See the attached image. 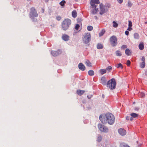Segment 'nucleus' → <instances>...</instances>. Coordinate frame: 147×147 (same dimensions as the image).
Wrapping results in <instances>:
<instances>
[{
  "instance_id": "nucleus-1",
  "label": "nucleus",
  "mask_w": 147,
  "mask_h": 147,
  "mask_svg": "<svg viewBox=\"0 0 147 147\" xmlns=\"http://www.w3.org/2000/svg\"><path fill=\"white\" fill-rule=\"evenodd\" d=\"M99 119L103 124L107 122L110 125L113 124L114 122L115 118L114 115L110 113L102 114L99 116Z\"/></svg>"
},
{
  "instance_id": "nucleus-2",
  "label": "nucleus",
  "mask_w": 147,
  "mask_h": 147,
  "mask_svg": "<svg viewBox=\"0 0 147 147\" xmlns=\"http://www.w3.org/2000/svg\"><path fill=\"white\" fill-rule=\"evenodd\" d=\"M99 0H91L90 4L91 6V13L93 14H96L98 11V10L97 8H96L97 5L96 4H98L100 3Z\"/></svg>"
},
{
  "instance_id": "nucleus-3",
  "label": "nucleus",
  "mask_w": 147,
  "mask_h": 147,
  "mask_svg": "<svg viewBox=\"0 0 147 147\" xmlns=\"http://www.w3.org/2000/svg\"><path fill=\"white\" fill-rule=\"evenodd\" d=\"M71 22V21L70 19L68 18L65 19L61 24L62 29L65 31L67 30L69 28Z\"/></svg>"
},
{
  "instance_id": "nucleus-4",
  "label": "nucleus",
  "mask_w": 147,
  "mask_h": 147,
  "mask_svg": "<svg viewBox=\"0 0 147 147\" xmlns=\"http://www.w3.org/2000/svg\"><path fill=\"white\" fill-rule=\"evenodd\" d=\"M116 83L114 78L109 80L107 83V86L111 90H113L115 88Z\"/></svg>"
},
{
  "instance_id": "nucleus-5",
  "label": "nucleus",
  "mask_w": 147,
  "mask_h": 147,
  "mask_svg": "<svg viewBox=\"0 0 147 147\" xmlns=\"http://www.w3.org/2000/svg\"><path fill=\"white\" fill-rule=\"evenodd\" d=\"M91 36L89 33H85L84 37L83 38V40L85 43H88L90 40Z\"/></svg>"
},
{
  "instance_id": "nucleus-6",
  "label": "nucleus",
  "mask_w": 147,
  "mask_h": 147,
  "mask_svg": "<svg viewBox=\"0 0 147 147\" xmlns=\"http://www.w3.org/2000/svg\"><path fill=\"white\" fill-rule=\"evenodd\" d=\"M30 16V18L38 17V14L34 7H32L31 8Z\"/></svg>"
},
{
  "instance_id": "nucleus-7",
  "label": "nucleus",
  "mask_w": 147,
  "mask_h": 147,
  "mask_svg": "<svg viewBox=\"0 0 147 147\" xmlns=\"http://www.w3.org/2000/svg\"><path fill=\"white\" fill-rule=\"evenodd\" d=\"M110 41L111 45L114 47L117 44V39L115 36H113L110 38Z\"/></svg>"
},
{
  "instance_id": "nucleus-8",
  "label": "nucleus",
  "mask_w": 147,
  "mask_h": 147,
  "mask_svg": "<svg viewBox=\"0 0 147 147\" xmlns=\"http://www.w3.org/2000/svg\"><path fill=\"white\" fill-rule=\"evenodd\" d=\"M100 15L103 14L108 10V9H105L106 7L104 6L102 3L100 4Z\"/></svg>"
},
{
  "instance_id": "nucleus-9",
  "label": "nucleus",
  "mask_w": 147,
  "mask_h": 147,
  "mask_svg": "<svg viewBox=\"0 0 147 147\" xmlns=\"http://www.w3.org/2000/svg\"><path fill=\"white\" fill-rule=\"evenodd\" d=\"M98 127L99 130L101 131L107 132L108 131V128L101 124H99L98 125Z\"/></svg>"
},
{
  "instance_id": "nucleus-10",
  "label": "nucleus",
  "mask_w": 147,
  "mask_h": 147,
  "mask_svg": "<svg viewBox=\"0 0 147 147\" xmlns=\"http://www.w3.org/2000/svg\"><path fill=\"white\" fill-rule=\"evenodd\" d=\"M119 133L121 136L125 135L126 134V131L124 129L121 128L118 130Z\"/></svg>"
},
{
  "instance_id": "nucleus-11",
  "label": "nucleus",
  "mask_w": 147,
  "mask_h": 147,
  "mask_svg": "<svg viewBox=\"0 0 147 147\" xmlns=\"http://www.w3.org/2000/svg\"><path fill=\"white\" fill-rule=\"evenodd\" d=\"M61 51L60 50H58L57 51H52L51 52V54L53 56H56L61 54Z\"/></svg>"
},
{
  "instance_id": "nucleus-12",
  "label": "nucleus",
  "mask_w": 147,
  "mask_h": 147,
  "mask_svg": "<svg viewBox=\"0 0 147 147\" xmlns=\"http://www.w3.org/2000/svg\"><path fill=\"white\" fill-rule=\"evenodd\" d=\"M130 115L131 117L130 118V120L132 121L133 120V118H136L138 117V115L136 113H132L130 114Z\"/></svg>"
},
{
  "instance_id": "nucleus-13",
  "label": "nucleus",
  "mask_w": 147,
  "mask_h": 147,
  "mask_svg": "<svg viewBox=\"0 0 147 147\" xmlns=\"http://www.w3.org/2000/svg\"><path fill=\"white\" fill-rule=\"evenodd\" d=\"M78 68L80 69L82 71H84L86 67L82 63H80L78 65Z\"/></svg>"
},
{
  "instance_id": "nucleus-14",
  "label": "nucleus",
  "mask_w": 147,
  "mask_h": 147,
  "mask_svg": "<svg viewBox=\"0 0 147 147\" xmlns=\"http://www.w3.org/2000/svg\"><path fill=\"white\" fill-rule=\"evenodd\" d=\"M106 80L105 77H102L101 78V83L103 85H105L106 84Z\"/></svg>"
},
{
  "instance_id": "nucleus-15",
  "label": "nucleus",
  "mask_w": 147,
  "mask_h": 147,
  "mask_svg": "<svg viewBox=\"0 0 147 147\" xmlns=\"http://www.w3.org/2000/svg\"><path fill=\"white\" fill-rule=\"evenodd\" d=\"M85 92V91L81 90H78L77 91V94L81 96Z\"/></svg>"
},
{
  "instance_id": "nucleus-16",
  "label": "nucleus",
  "mask_w": 147,
  "mask_h": 147,
  "mask_svg": "<svg viewBox=\"0 0 147 147\" xmlns=\"http://www.w3.org/2000/svg\"><path fill=\"white\" fill-rule=\"evenodd\" d=\"M72 16L74 18H76L77 16V12L76 10L73 11L72 12Z\"/></svg>"
},
{
  "instance_id": "nucleus-17",
  "label": "nucleus",
  "mask_w": 147,
  "mask_h": 147,
  "mask_svg": "<svg viewBox=\"0 0 147 147\" xmlns=\"http://www.w3.org/2000/svg\"><path fill=\"white\" fill-rule=\"evenodd\" d=\"M62 38L65 41H67L69 40V36L66 34L63 35L62 36Z\"/></svg>"
},
{
  "instance_id": "nucleus-18",
  "label": "nucleus",
  "mask_w": 147,
  "mask_h": 147,
  "mask_svg": "<svg viewBox=\"0 0 147 147\" xmlns=\"http://www.w3.org/2000/svg\"><path fill=\"white\" fill-rule=\"evenodd\" d=\"M107 72L106 69H100L99 70V72L101 75L106 73Z\"/></svg>"
},
{
  "instance_id": "nucleus-19",
  "label": "nucleus",
  "mask_w": 147,
  "mask_h": 147,
  "mask_svg": "<svg viewBox=\"0 0 147 147\" xmlns=\"http://www.w3.org/2000/svg\"><path fill=\"white\" fill-rule=\"evenodd\" d=\"M125 53L127 55H129L131 54V52L128 49H127L125 51Z\"/></svg>"
},
{
  "instance_id": "nucleus-20",
  "label": "nucleus",
  "mask_w": 147,
  "mask_h": 147,
  "mask_svg": "<svg viewBox=\"0 0 147 147\" xmlns=\"http://www.w3.org/2000/svg\"><path fill=\"white\" fill-rule=\"evenodd\" d=\"M139 48L140 50H142L144 48L143 43H140L139 45Z\"/></svg>"
},
{
  "instance_id": "nucleus-21",
  "label": "nucleus",
  "mask_w": 147,
  "mask_h": 147,
  "mask_svg": "<svg viewBox=\"0 0 147 147\" xmlns=\"http://www.w3.org/2000/svg\"><path fill=\"white\" fill-rule=\"evenodd\" d=\"M88 75L90 76H92L94 74V72L92 70H90L88 72Z\"/></svg>"
},
{
  "instance_id": "nucleus-22",
  "label": "nucleus",
  "mask_w": 147,
  "mask_h": 147,
  "mask_svg": "<svg viewBox=\"0 0 147 147\" xmlns=\"http://www.w3.org/2000/svg\"><path fill=\"white\" fill-rule=\"evenodd\" d=\"M85 64L86 65L89 67H90L91 66V63L88 60H86V61Z\"/></svg>"
},
{
  "instance_id": "nucleus-23",
  "label": "nucleus",
  "mask_w": 147,
  "mask_h": 147,
  "mask_svg": "<svg viewBox=\"0 0 147 147\" xmlns=\"http://www.w3.org/2000/svg\"><path fill=\"white\" fill-rule=\"evenodd\" d=\"M105 30L104 29H102L101 31L99 34V36H101L103 35L105 32Z\"/></svg>"
},
{
  "instance_id": "nucleus-24",
  "label": "nucleus",
  "mask_w": 147,
  "mask_h": 147,
  "mask_svg": "<svg viewBox=\"0 0 147 147\" xmlns=\"http://www.w3.org/2000/svg\"><path fill=\"white\" fill-rule=\"evenodd\" d=\"M134 38L136 39H138L139 38V35L137 33H135L134 34Z\"/></svg>"
},
{
  "instance_id": "nucleus-25",
  "label": "nucleus",
  "mask_w": 147,
  "mask_h": 147,
  "mask_svg": "<svg viewBox=\"0 0 147 147\" xmlns=\"http://www.w3.org/2000/svg\"><path fill=\"white\" fill-rule=\"evenodd\" d=\"M116 66L118 68H121V69H122L123 68V66L122 65L121 63H119Z\"/></svg>"
},
{
  "instance_id": "nucleus-26",
  "label": "nucleus",
  "mask_w": 147,
  "mask_h": 147,
  "mask_svg": "<svg viewBox=\"0 0 147 147\" xmlns=\"http://www.w3.org/2000/svg\"><path fill=\"white\" fill-rule=\"evenodd\" d=\"M116 54L117 56H120L122 55L121 52L119 51H117L116 52Z\"/></svg>"
},
{
  "instance_id": "nucleus-27",
  "label": "nucleus",
  "mask_w": 147,
  "mask_h": 147,
  "mask_svg": "<svg viewBox=\"0 0 147 147\" xmlns=\"http://www.w3.org/2000/svg\"><path fill=\"white\" fill-rule=\"evenodd\" d=\"M98 49H101L103 48V46L102 45L100 44H98L97 46Z\"/></svg>"
},
{
  "instance_id": "nucleus-28",
  "label": "nucleus",
  "mask_w": 147,
  "mask_h": 147,
  "mask_svg": "<svg viewBox=\"0 0 147 147\" xmlns=\"http://www.w3.org/2000/svg\"><path fill=\"white\" fill-rule=\"evenodd\" d=\"M113 26L115 28H117L118 26V24L115 21H114L113 22Z\"/></svg>"
},
{
  "instance_id": "nucleus-29",
  "label": "nucleus",
  "mask_w": 147,
  "mask_h": 147,
  "mask_svg": "<svg viewBox=\"0 0 147 147\" xmlns=\"http://www.w3.org/2000/svg\"><path fill=\"white\" fill-rule=\"evenodd\" d=\"M145 66V62H142L140 64V67L142 68H144Z\"/></svg>"
},
{
  "instance_id": "nucleus-30",
  "label": "nucleus",
  "mask_w": 147,
  "mask_h": 147,
  "mask_svg": "<svg viewBox=\"0 0 147 147\" xmlns=\"http://www.w3.org/2000/svg\"><path fill=\"white\" fill-rule=\"evenodd\" d=\"M65 1L64 0H63L60 3V4L62 6H64L65 4Z\"/></svg>"
},
{
  "instance_id": "nucleus-31",
  "label": "nucleus",
  "mask_w": 147,
  "mask_h": 147,
  "mask_svg": "<svg viewBox=\"0 0 147 147\" xmlns=\"http://www.w3.org/2000/svg\"><path fill=\"white\" fill-rule=\"evenodd\" d=\"M93 27L92 26H88L87 28L88 30L90 31L93 30Z\"/></svg>"
},
{
  "instance_id": "nucleus-32",
  "label": "nucleus",
  "mask_w": 147,
  "mask_h": 147,
  "mask_svg": "<svg viewBox=\"0 0 147 147\" xmlns=\"http://www.w3.org/2000/svg\"><path fill=\"white\" fill-rule=\"evenodd\" d=\"M80 27V26L78 24H76L75 28V29H76V30H78Z\"/></svg>"
},
{
  "instance_id": "nucleus-33",
  "label": "nucleus",
  "mask_w": 147,
  "mask_h": 147,
  "mask_svg": "<svg viewBox=\"0 0 147 147\" xmlns=\"http://www.w3.org/2000/svg\"><path fill=\"white\" fill-rule=\"evenodd\" d=\"M102 138L101 136H99L98 137L97 139V140L98 142H100L101 141Z\"/></svg>"
},
{
  "instance_id": "nucleus-34",
  "label": "nucleus",
  "mask_w": 147,
  "mask_h": 147,
  "mask_svg": "<svg viewBox=\"0 0 147 147\" xmlns=\"http://www.w3.org/2000/svg\"><path fill=\"white\" fill-rule=\"evenodd\" d=\"M129 24H128V27H131L132 26V23L129 20L128 21Z\"/></svg>"
},
{
  "instance_id": "nucleus-35",
  "label": "nucleus",
  "mask_w": 147,
  "mask_h": 147,
  "mask_svg": "<svg viewBox=\"0 0 147 147\" xmlns=\"http://www.w3.org/2000/svg\"><path fill=\"white\" fill-rule=\"evenodd\" d=\"M112 67L111 66H108L106 68V70H112Z\"/></svg>"
},
{
  "instance_id": "nucleus-36",
  "label": "nucleus",
  "mask_w": 147,
  "mask_h": 147,
  "mask_svg": "<svg viewBox=\"0 0 147 147\" xmlns=\"http://www.w3.org/2000/svg\"><path fill=\"white\" fill-rule=\"evenodd\" d=\"M139 95H140L141 97H144L145 96V94L141 92L140 93Z\"/></svg>"
},
{
  "instance_id": "nucleus-37",
  "label": "nucleus",
  "mask_w": 147,
  "mask_h": 147,
  "mask_svg": "<svg viewBox=\"0 0 147 147\" xmlns=\"http://www.w3.org/2000/svg\"><path fill=\"white\" fill-rule=\"evenodd\" d=\"M131 64V62L129 60H128L127 61V62L126 63L127 65V66H129Z\"/></svg>"
},
{
  "instance_id": "nucleus-38",
  "label": "nucleus",
  "mask_w": 147,
  "mask_h": 147,
  "mask_svg": "<svg viewBox=\"0 0 147 147\" xmlns=\"http://www.w3.org/2000/svg\"><path fill=\"white\" fill-rule=\"evenodd\" d=\"M61 19V17L60 16H58L56 17V19L58 21L60 20Z\"/></svg>"
},
{
  "instance_id": "nucleus-39",
  "label": "nucleus",
  "mask_w": 147,
  "mask_h": 147,
  "mask_svg": "<svg viewBox=\"0 0 147 147\" xmlns=\"http://www.w3.org/2000/svg\"><path fill=\"white\" fill-rule=\"evenodd\" d=\"M132 5V4L131 3L130 1H128V6L129 7H131Z\"/></svg>"
},
{
  "instance_id": "nucleus-40",
  "label": "nucleus",
  "mask_w": 147,
  "mask_h": 147,
  "mask_svg": "<svg viewBox=\"0 0 147 147\" xmlns=\"http://www.w3.org/2000/svg\"><path fill=\"white\" fill-rule=\"evenodd\" d=\"M127 48V46L126 45H124L122 46L121 48L123 49H125Z\"/></svg>"
},
{
  "instance_id": "nucleus-41",
  "label": "nucleus",
  "mask_w": 147,
  "mask_h": 147,
  "mask_svg": "<svg viewBox=\"0 0 147 147\" xmlns=\"http://www.w3.org/2000/svg\"><path fill=\"white\" fill-rule=\"evenodd\" d=\"M132 30V28H131V27H128L127 29V30L129 31H130Z\"/></svg>"
},
{
  "instance_id": "nucleus-42",
  "label": "nucleus",
  "mask_w": 147,
  "mask_h": 147,
  "mask_svg": "<svg viewBox=\"0 0 147 147\" xmlns=\"http://www.w3.org/2000/svg\"><path fill=\"white\" fill-rule=\"evenodd\" d=\"M129 32L128 31H126L125 32V34L128 36L129 34Z\"/></svg>"
},
{
  "instance_id": "nucleus-43",
  "label": "nucleus",
  "mask_w": 147,
  "mask_h": 147,
  "mask_svg": "<svg viewBox=\"0 0 147 147\" xmlns=\"http://www.w3.org/2000/svg\"><path fill=\"white\" fill-rule=\"evenodd\" d=\"M145 59L144 57H142V62H145Z\"/></svg>"
},
{
  "instance_id": "nucleus-44",
  "label": "nucleus",
  "mask_w": 147,
  "mask_h": 147,
  "mask_svg": "<svg viewBox=\"0 0 147 147\" xmlns=\"http://www.w3.org/2000/svg\"><path fill=\"white\" fill-rule=\"evenodd\" d=\"M123 0H118V2L120 3H121L123 2Z\"/></svg>"
},
{
  "instance_id": "nucleus-45",
  "label": "nucleus",
  "mask_w": 147,
  "mask_h": 147,
  "mask_svg": "<svg viewBox=\"0 0 147 147\" xmlns=\"http://www.w3.org/2000/svg\"><path fill=\"white\" fill-rule=\"evenodd\" d=\"M126 119L127 120H129V117L128 116H127L126 117Z\"/></svg>"
},
{
  "instance_id": "nucleus-46",
  "label": "nucleus",
  "mask_w": 147,
  "mask_h": 147,
  "mask_svg": "<svg viewBox=\"0 0 147 147\" xmlns=\"http://www.w3.org/2000/svg\"><path fill=\"white\" fill-rule=\"evenodd\" d=\"M42 12L43 13L44 12V9H42Z\"/></svg>"
},
{
  "instance_id": "nucleus-47",
  "label": "nucleus",
  "mask_w": 147,
  "mask_h": 147,
  "mask_svg": "<svg viewBox=\"0 0 147 147\" xmlns=\"http://www.w3.org/2000/svg\"><path fill=\"white\" fill-rule=\"evenodd\" d=\"M111 7V5H108V8H109V7Z\"/></svg>"
},
{
  "instance_id": "nucleus-48",
  "label": "nucleus",
  "mask_w": 147,
  "mask_h": 147,
  "mask_svg": "<svg viewBox=\"0 0 147 147\" xmlns=\"http://www.w3.org/2000/svg\"><path fill=\"white\" fill-rule=\"evenodd\" d=\"M135 110L138 111V108H136L135 109Z\"/></svg>"
}]
</instances>
